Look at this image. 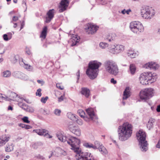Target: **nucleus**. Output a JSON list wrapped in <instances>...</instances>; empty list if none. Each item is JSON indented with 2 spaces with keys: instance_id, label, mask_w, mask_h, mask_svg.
I'll use <instances>...</instances> for the list:
<instances>
[{
  "instance_id": "052dcab7",
  "label": "nucleus",
  "mask_w": 160,
  "mask_h": 160,
  "mask_svg": "<svg viewBox=\"0 0 160 160\" xmlns=\"http://www.w3.org/2000/svg\"><path fill=\"white\" fill-rule=\"evenodd\" d=\"M56 87L58 88H59L60 90H63V87H61L60 85L59 84H56Z\"/></svg>"
},
{
  "instance_id": "9d476101",
  "label": "nucleus",
  "mask_w": 160,
  "mask_h": 160,
  "mask_svg": "<svg viewBox=\"0 0 160 160\" xmlns=\"http://www.w3.org/2000/svg\"><path fill=\"white\" fill-rule=\"evenodd\" d=\"M69 0H61L59 5V12H62L66 10L69 4Z\"/></svg>"
},
{
  "instance_id": "37998d69",
  "label": "nucleus",
  "mask_w": 160,
  "mask_h": 160,
  "mask_svg": "<svg viewBox=\"0 0 160 160\" xmlns=\"http://www.w3.org/2000/svg\"><path fill=\"white\" fill-rule=\"evenodd\" d=\"M48 99V96H46L45 97H43L41 99V101L43 103H45L47 100Z\"/></svg>"
},
{
  "instance_id": "5701e85b",
  "label": "nucleus",
  "mask_w": 160,
  "mask_h": 160,
  "mask_svg": "<svg viewBox=\"0 0 160 160\" xmlns=\"http://www.w3.org/2000/svg\"><path fill=\"white\" fill-rule=\"evenodd\" d=\"M9 138L6 137L5 135L2 138H0V147L4 145L8 141Z\"/></svg>"
},
{
  "instance_id": "dca6fc26",
  "label": "nucleus",
  "mask_w": 160,
  "mask_h": 160,
  "mask_svg": "<svg viewBox=\"0 0 160 160\" xmlns=\"http://www.w3.org/2000/svg\"><path fill=\"white\" fill-rule=\"evenodd\" d=\"M2 98H4L8 101L9 100L14 101L18 100L17 98H19L20 99V97L16 93L13 92H11L9 96V97L6 96L5 97L2 96Z\"/></svg>"
},
{
  "instance_id": "c85d7f7f",
  "label": "nucleus",
  "mask_w": 160,
  "mask_h": 160,
  "mask_svg": "<svg viewBox=\"0 0 160 160\" xmlns=\"http://www.w3.org/2000/svg\"><path fill=\"white\" fill-rule=\"evenodd\" d=\"M129 70L131 74L132 75L134 74L136 70V68L134 65L131 64L130 65Z\"/></svg>"
},
{
  "instance_id": "c03bdc74",
  "label": "nucleus",
  "mask_w": 160,
  "mask_h": 160,
  "mask_svg": "<svg viewBox=\"0 0 160 160\" xmlns=\"http://www.w3.org/2000/svg\"><path fill=\"white\" fill-rule=\"evenodd\" d=\"M42 90L41 88L38 89L36 93V95L37 96L40 97L41 96L42 93H41Z\"/></svg>"
},
{
  "instance_id": "2eb2a0df",
  "label": "nucleus",
  "mask_w": 160,
  "mask_h": 160,
  "mask_svg": "<svg viewBox=\"0 0 160 160\" xmlns=\"http://www.w3.org/2000/svg\"><path fill=\"white\" fill-rule=\"evenodd\" d=\"M86 112L88 115L89 118L92 120H95L94 119H97L98 117L94 112L92 108H88L86 109Z\"/></svg>"
},
{
  "instance_id": "0eeeda50",
  "label": "nucleus",
  "mask_w": 160,
  "mask_h": 160,
  "mask_svg": "<svg viewBox=\"0 0 160 160\" xmlns=\"http://www.w3.org/2000/svg\"><path fill=\"white\" fill-rule=\"evenodd\" d=\"M153 89L149 88H146L143 91H141L140 93V97L141 99L146 100L153 96Z\"/></svg>"
},
{
  "instance_id": "72a5a7b5",
  "label": "nucleus",
  "mask_w": 160,
  "mask_h": 160,
  "mask_svg": "<svg viewBox=\"0 0 160 160\" xmlns=\"http://www.w3.org/2000/svg\"><path fill=\"white\" fill-rule=\"evenodd\" d=\"M74 42H73L71 44L72 46H77L79 44V40L78 38L77 37H75V38Z\"/></svg>"
},
{
  "instance_id": "680f3d73",
  "label": "nucleus",
  "mask_w": 160,
  "mask_h": 160,
  "mask_svg": "<svg viewBox=\"0 0 160 160\" xmlns=\"http://www.w3.org/2000/svg\"><path fill=\"white\" fill-rule=\"evenodd\" d=\"M37 82L38 83L41 84L42 85H43L44 83V82L42 80H38Z\"/></svg>"
},
{
  "instance_id": "774afa93",
  "label": "nucleus",
  "mask_w": 160,
  "mask_h": 160,
  "mask_svg": "<svg viewBox=\"0 0 160 160\" xmlns=\"http://www.w3.org/2000/svg\"><path fill=\"white\" fill-rule=\"evenodd\" d=\"M13 109V107L11 106H10V105H9L8 106V110H12Z\"/></svg>"
},
{
  "instance_id": "f03ea898",
  "label": "nucleus",
  "mask_w": 160,
  "mask_h": 160,
  "mask_svg": "<svg viewBox=\"0 0 160 160\" xmlns=\"http://www.w3.org/2000/svg\"><path fill=\"white\" fill-rule=\"evenodd\" d=\"M132 125L128 122L119 126L118 129L119 139L122 141L128 139L132 133Z\"/></svg>"
},
{
  "instance_id": "58836bf2",
  "label": "nucleus",
  "mask_w": 160,
  "mask_h": 160,
  "mask_svg": "<svg viewBox=\"0 0 160 160\" xmlns=\"http://www.w3.org/2000/svg\"><path fill=\"white\" fill-rule=\"evenodd\" d=\"M16 74L17 75V76H16L18 78H20L21 79H23V78L22 77L23 76V75H25L23 73L19 72H18L16 73Z\"/></svg>"
},
{
  "instance_id": "79ce46f5",
  "label": "nucleus",
  "mask_w": 160,
  "mask_h": 160,
  "mask_svg": "<svg viewBox=\"0 0 160 160\" xmlns=\"http://www.w3.org/2000/svg\"><path fill=\"white\" fill-rule=\"evenodd\" d=\"M61 113V111L58 109H55L54 111V113L58 116L60 115Z\"/></svg>"
},
{
  "instance_id": "7ed1b4c3",
  "label": "nucleus",
  "mask_w": 160,
  "mask_h": 160,
  "mask_svg": "<svg viewBox=\"0 0 160 160\" xmlns=\"http://www.w3.org/2000/svg\"><path fill=\"white\" fill-rule=\"evenodd\" d=\"M102 63L97 61H91L88 63L86 70V74L91 79H94L98 76L99 68Z\"/></svg>"
},
{
  "instance_id": "3c124183",
  "label": "nucleus",
  "mask_w": 160,
  "mask_h": 160,
  "mask_svg": "<svg viewBox=\"0 0 160 160\" xmlns=\"http://www.w3.org/2000/svg\"><path fill=\"white\" fill-rule=\"evenodd\" d=\"M26 52L28 55H30L31 54V52L30 49L28 48H27L26 49Z\"/></svg>"
},
{
  "instance_id": "49530a36",
  "label": "nucleus",
  "mask_w": 160,
  "mask_h": 160,
  "mask_svg": "<svg viewBox=\"0 0 160 160\" xmlns=\"http://www.w3.org/2000/svg\"><path fill=\"white\" fill-rule=\"evenodd\" d=\"M52 19V18L47 16L46 18V20L45 21V22L46 23H49L51 21V20Z\"/></svg>"
},
{
  "instance_id": "e433bc0d",
  "label": "nucleus",
  "mask_w": 160,
  "mask_h": 160,
  "mask_svg": "<svg viewBox=\"0 0 160 160\" xmlns=\"http://www.w3.org/2000/svg\"><path fill=\"white\" fill-rule=\"evenodd\" d=\"M22 120L24 122L27 123H29L30 121L28 120V117L24 116L22 118Z\"/></svg>"
},
{
  "instance_id": "1a4fd4ad",
  "label": "nucleus",
  "mask_w": 160,
  "mask_h": 160,
  "mask_svg": "<svg viewBox=\"0 0 160 160\" xmlns=\"http://www.w3.org/2000/svg\"><path fill=\"white\" fill-rule=\"evenodd\" d=\"M76 154L78 156L77 160H91L92 155L90 153L82 152L81 150Z\"/></svg>"
},
{
  "instance_id": "aec40b11",
  "label": "nucleus",
  "mask_w": 160,
  "mask_h": 160,
  "mask_svg": "<svg viewBox=\"0 0 160 160\" xmlns=\"http://www.w3.org/2000/svg\"><path fill=\"white\" fill-rule=\"evenodd\" d=\"M81 93L87 98H89L90 95V91L87 88H82Z\"/></svg>"
},
{
  "instance_id": "ddd939ff",
  "label": "nucleus",
  "mask_w": 160,
  "mask_h": 160,
  "mask_svg": "<svg viewBox=\"0 0 160 160\" xmlns=\"http://www.w3.org/2000/svg\"><path fill=\"white\" fill-rule=\"evenodd\" d=\"M33 132H35L39 135H43L45 137L48 136L49 138H51L52 137L48 133V131L45 129L39 130H34Z\"/></svg>"
},
{
  "instance_id": "bb28decb",
  "label": "nucleus",
  "mask_w": 160,
  "mask_h": 160,
  "mask_svg": "<svg viewBox=\"0 0 160 160\" xmlns=\"http://www.w3.org/2000/svg\"><path fill=\"white\" fill-rule=\"evenodd\" d=\"M115 34L114 33H110L108 35L106 39L108 40L109 42H111L113 40L115 39Z\"/></svg>"
},
{
  "instance_id": "423d86ee",
  "label": "nucleus",
  "mask_w": 160,
  "mask_h": 160,
  "mask_svg": "<svg viewBox=\"0 0 160 160\" xmlns=\"http://www.w3.org/2000/svg\"><path fill=\"white\" fill-rule=\"evenodd\" d=\"M131 30L134 33L139 34L143 31L144 28L142 23L138 21H134L130 23Z\"/></svg>"
},
{
  "instance_id": "4be33fe9",
  "label": "nucleus",
  "mask_w": 160,
  "mask_h": 160,
  "mask_svg": "<svg viewBox=\"0 0 160 160\" xmlns=\"http://www.w3.org/2000/svg\"><path fill=\"white\" fill-rule=\"evenodd\" d=\"M155 119L151 118L149 119L147 124V128L150 130L153 127L154 124L155 123Z\"/></svg>"
},
{
  "instance_id": "393cba45",
  "label": "nucleus",
  "mask_w": 160,
  "mask_h": 160,
  "mask_svg": "<svg viewBox=\"0 0 160 160\" xmlns=\"http://www.w3.org/2000/svg\"><path fill=\"white\" fill-rule=\"evenodd\" d=\"M83 146L87 148H92L94 149L98 148L97 146L93 145L92 144L88 142H85L83 143Z\"/></svg>"
},
{
  "instance_id": "864d4df0",
  "label": "nucleus",
  "mask_w": 160,
  "mask_h": 160,
  "mask_svg": "<svg viewBox=\"0 0 160 160\" xmlns=\"http://www.w3.org/2000/svg\"><path fill=\"white\" fill-rule=\"evenodd\" d=\"M110 82L111 83H113L114 84H116L117 83V81L115 80L113 78H112L111 79Z\"/></svg>"
},
{
  "instance_id": "6ab92c4d",
  "label": "nucleus",
  "mask_w": 160,
  "mask_h": 160,
  "mask_svg": "<svg viewBox=\"0 0 160 160\" xmlns=\"http://www.w3.org/2000/svg\"><path fill=\"white\" fill-rule=\"evenodd\" d=\"M129 87L126 88L123 92V100H126L130 96V91L129 90Z\"/></svg>"
},
{
  "instance_id": "4d7b16f0",
  "label": "nucleus",
  "mask_w": 160,
  "mask_h": 160,
  "mask_svg": "<svg viewBox=\"0 0 160 160\" xmlns=\"http://www.w3.org/2000/svg\"><path fill=\"white\" fill-rule=\"evenodd\" d=\"M32 127V126L30 125L25 124V128L26 129H28L31 128Z\"/></svg>"
},
{
  "instance_id": "9b49d317",
  "label": "nucleus",
  "mask_w": 160,
  "mask_h": 160,
  "mask_svg": "<svg viewBox=\"0 0 160 160\" xmlns=\"http://www.w3.org/2000/svg\"><path fill=\"white\" fill-rule=\"evenodd\" d=\"M139 79L140 81V82L142 85L148 84V81H150V79L147 76V73L144 72L141 74L139 77Z\"/></svg>"
},
{
  "instance_id": "a19ab883",
  "label": "nucleus",
  "mask_w": 160,
  "mask_h": 160,
  "mask_svg": "<svg viewBox=\"0 0 160 160\" xmlns=\"http://www.w3.org/2000/svg\"><path fill=\"white\" fill-rule=\"evenodd\" d=\"M26 111L28 112H33L34 111V109L28 106Z\"/></svg>"
},
{
  "instance_id": "39448f33",
  "label": "nucleus",
  "mask_w": 160,
  "mask_h": 160,
  "mask_svg": "<svg viewBox=\"0 0 160 160\" xmlns=\"http://www.w3.org/2000/svg\"><path fill=\"white\" fill-rule=\"evenodd\" d=\"M106 71L111 74L116 76L119 72V69L117 64L112 61H108L104 63Z\"/></svg>"
},
{
  "instance_id": "5fc2aeb1",
  "label": "nucleus",
  "mask_w": 160,
  "mask_h": 160,
  "mask_svg": "<svg viewBox=\"0 0 160 160\" xmlns=\"http://www.w3.org/2000/svg\"><path fill=\"white\" fill-rule=\"evenodd\" d=\"M25 25L24 21H23L21 23L20 31L24 27Z\"/></svg>"
},
{
  "instance_id": "6e6552de",
  "label": "nucleus",
  "mask_w": 160,
  "mask_h": 160,
  "mask_svg": "<svg viewBox=\"0 0 160 160\" xmlns=\"http://www.w3.org/2000/svg\"><path fill=\"white\" fill-rule=\"evenodd\" d=\"M141 14L143 18L145 19H150L154 15L155 13L151 8L146 6L141 10Z\"/></svg>"
},
{
  "instance_id": "b1692460",
  "label": "nucleus",
  "mask_w": 160,
  "mask_h": 160,
  "mask_svg": "<svg viewBox=\"0 0 160 160\" xmlns=\"http://www.w3.org/2000/svg\"><path fill=\"white\" fill-rule=\"evenodd\" d=\"M97 143V144L99 143V145L100 146L98 148V149L101 153L102 154H106L107 153V151L106 148L103 146H102V145H100L99 142H95V143Z\"/></svg>"
},
{
  "instance_id": "f8f14e48",
  "label": "nucleus",
  "mask_w": 160,
  "mask_h": 160,
  "mask_svg": "<svg viewBox=\"0 0 160 160\" xmlns=\"http://www.w3.org/2000/svg\"><path fill=\"white\" fill-rule=\"evenodd\" d=\"M98 28L99 27L97 26L90 24L88 26L87 28L86 29L87 32L89 34H92L96 32Z\"/></svg>"
},
{
  "instance_id": "338daca9",
  "label": "nucleus",
  "mask_w": 160,
  "mask_h": 160,
  "mask_svg": "<svg viewBox=\"0 0 160 160\" xmlns=\"http://www.w3.org/2000/svg\"><path fill=\"white\" fill-rule=\"evenodd\" d=\"M156 111L158 112H160V104L157 106Z\"/></svg>"
},
{
  "instance_id": "a211bd4d",
  "label": "nucleus",
  "mask_w": 160,
  "mask_h": 160,
  "mask_svg": "<svg viewBox=\"0 0 160 160\" xmlns=\"http://www.w3.org/2000/svg\"><path fill=\"white\" fill-rule=\"evenodd\" d=\"M147 76L150 79V81H151V82H155L156 79L158 78V76L156 73H152L151 72H147Z\"/></svg>"
},
{
  "instance_id": "f3484780",
  "label": "nucleus",
  "mask_w": 160,
  "mask_h": 160,
  "mask_svg": "<svg viewBox=\"0 0 160 160\" xmlns=\"http://www.w3.org/2000/svg\"><path fill=\"white\" fill-rule=\"evenodd\" d=\"M144 67L146 68H150L151 69L156 70L159 67L158 64L154 62H149L145 64Z\"/></svg>"
},
{
  "instance_id": "a18cd8bd",
  "label": "nucleus",
  "mask_w": 160,
  "mask_h": 160,
  "mask_svg": "<svg viewBox=\"0 0 160 160\" xmlns=\"http://www.w3.org/2000/svg\"><path fill=\"white\" fill-rule=\"evenodd\" d=\"M3 38L4 40L5 41H8L10 40L7 34H3Z\"/></svg>"
},
{
  "instance_id": "0e129e2a",
  "label": "nucleus",
  "mask_w": 160,
  "mask_h": 160,
  "mask_svg": "<svg viewBox=\"0 0 160 160\" xmlns=\"http://www.w3.org/2000/svg\"><path fill=\"white\" fill-rule=\"evenodd\" d=\"M18 126L22 128H25V124L21 123L19 124Z\"/></svg>"
},
{
  "instance_id": "ea45409f",
  "label": "nucleus",
  "mask_w": 160,
  "mask_h": 160,
  "mask_svg": "<svg viewBox=\"0 0 160 160\" xmlns=\"http://www.w3.org/2000/svg\"><path fill=\"white\" fill-rule=\"evenodd\" d=\"M78 113L81 117H84V112L82 109L78 110Z\"/></svg>"
},
{
  "instance_id": "c9c22d12",
  "label": "nucleus",
  "mask_w": 160,
  "mask_h": 160,
  "mask_svg": "<svg viewBox=\"0 0 160 160\" xmlns=\"http://www.w3.org/2000/svg\"><path fill=\"white\" fill-rule=\"evenodd\" d=\"M3 76L4 77L8 78L11 75L10 72L8 70L5 71L3 72Z\"/></svg>"
},
{
  "instance_id": "de8ad7c7",
  "label": "nucleus",
  "mask_w": 160,
  "mask_h": 160,
  "mask_svg": "<svg viewBox=\"0 0 160 160\" xmlns=\"http://www.w3.org/2000/svg\"><path fill=\"white\" fill-rule=\"evenodd\" d=\"M18 20V17L15 16H14L12 18V20L11 21V23H13V21H16Z\"/></svg>"
},
{
  "instance_id": "4468645a",
  "label": "nucleus",
  "mask_w": 160,
  "mask_h": 160,
  "mask_svg": "<svg viewBox=\"0 0 160 160\" xmlns=\"http://www.w3.org/2000/svg\"><path fill=\"white\" fill-rule=\"evenodd\" d=\"M69 129L70 132L77 136H79L81 135V130L77 127L73 125H70L69 126Z\"/></svg>"
},
{
  "instance_id": "13d9d810",
  "label": "nucleus",
  "mask_w": 160,
  "mask_h": 160,
  "mask_svg": "<svg viewBox=\"0 0 160 160\" xmlns=\"http://www.w3.org/2000/svg\"><path fill=\"white\" fill-rule=\"evenodd\" d=\"M7 34L8 35V37L9 38V39H11L12 38V33L9 32Z\"/></svg>"
},
{
  "instance_id": "69168bd1",
  "label": "nucleus",
  "mask_w": 160,
  "mask_h": 160,
  "mask_svg": "<svg viewBox=\"0 0 160 160\" xmlns=\"http://www.w3.org/2000/svg\"><path fill=\"white\" fill-rule=\"evenodd\" d=\"M5 151L6 152H9L11 151V149L10 148L7 147V148H5Z\"/></svg>"
},
{
  "instance_id": "cd10ccee",
  "label": "nucleus",
  "mask_w": 160,
  "mask_h": 160,
  "mask_svg": "<svg viewBox=\"0 0 160 160\" xmlns=\"http://www.w3.org/2000/svg\"><path fill=\"white\" fill-rule=\"evenodd\" d=\"M114 49L115 52H119L124 49V46L121 45H117L115 46Z\"/></svg>"
},
{
  "instance_id": "6e6d98bb",
  "label": "nucleus",
  "mask_w": 160,
  "mask_h": 160,
  "mask_svg": "<svg viewBox=\"0 0 160 160\" xmlns=\"http://www.w3.org/2000/svg\"><path fill=\"white\" fill-rule=\"evenodd\" d=\"M20 99H21L23 100L24 101H25L26 102L28 103H31V102H30L29 100L28 99H24L23 98H20Z\"/></svg>"
},
{
  "instance_id": "2f4dec72",
  "label": "nucleus",
  "mask_w": 160,
  "mask_h": 160,
  "mask_svg": "<svg viewBox=\"0 0 160 160\" xmlns=\"http://www.w3.org/2000/svg\"><path fill=\"white\" fill-rule=\"evenodd\" d=\"M40 112L44 115H48L50 113V112L47 109H44L42 108H41L39 110Z\"/></svg>"
},
{
  "instance_id": "c756f323",
  "label": "nucleus",
  "mask_w": 160,
  "mask_h": 160,
  "mask_svg": "<svg viewBox=\"0 0 160 160\" xmlns=\"http://www.w3.org/2000/svg\"><path fill=\"white\" fill-rule=\"evenodd\" d=\"M54 11L53 9L49 10L47 13V16L53 18L54 16Z\"/></svg>"
},
{
  "instance_id": "e2e57ef3",
  "label": "nucleus",
  "mask_w": 160,
  "mask_h": 160,
  "mask_svg": "<svg viewBox=\"0 0 160 160\" xmlns=\"http://www.w3.org/2000/svg\"><path fill=\"white\" fill-rule=\"evenodd\" d=\"M157 148H160V139L158 140L157 144L156 145Z\"/></svg>"
},
{
  "instance_id": "bf43d9fd",
  "label": "nucleus",
  "mask_w": 160,
  "mask_h": 160,
  "mask_svg": "<svg viewBox=\"0 0 160 160\" xmlns=\"http://www.w3.org/2000/svg\"><path fill=\"white\" fill-rule=\"evenodd\" d=\"M63 96H61L60 97H59L58 98V101L59 102H61L63 101Z\"/></svg>"
},
{
  "instance_id": "f704fd0d",
  "label": "nucleus",
  "mask_w": 160,
  "mask_h": 160,
  "mask_svg": "<svg viewBox=\"0 0 160 160\" xmlns=\"http://www.w3.org/2000/svg\"><path fill=\"white\" fill-rule=\"evenodd\" d=\"M42 145V143L41 142H36L32 144V147L34 149H36L38 148V146H41Z\"/></svg>"
},
{
  "instance_id": "603ef678",
  "label": "nucleus",
  "mask_w": 160,
  "mask_h": 160,
  "mask_svg": "<svg viewBox=\"0 0 160 160\" xmlns=\"http://www.w3.org/2000/svg\"><path fill=\"white\" fill-rule=\"evenodd\" d=\"M76 121H77V122L78 124H79L80 125H82V121L81 120V119L79 120L77 118V120H76Z\"/></svg>"
},
{
  "instance_id": "09e8293b",
  "label": "nucleus",
  "mask_w": 160,
  "mask_h": 160,
  "mask_svg": "<svg viewBox=\"0 0 160 160\" xmlns=\"http://www.w3.org/2000/svg\"><path fill=\"white\" fill-rule=\"evenodd\" d=\"M80 70H78V72H77L76 75L77 76V82H78V81L79 79V78H80Z\"/></svg>"
},
{
  "instance_id": "473e14b6",
  "label": "nucleus",
  "mask_w": 160,
  "mask_h": 160,
  "mask_svg": "<svg viewBox=\"0 0 160 160\" xmlns=\"http://www.w3.org/2000/svg\"><path fill=\"white\" fill-rule=\"evenodd\" d=\"M23 63L24 64V67L25 68L29 71L32 70L33 69V67L32 66L27 64H26L24 62Z\"/></svg>"
},
{
  "instance_id": "a878e982",
  "label": "nucleus",
  "mask_w": 160,
  "mask_h": 160,
  "mask_svg": "<svg viewBox=\"0 0 160 160\" xmlns=\"http://www.w3.org/2000/svg\"><path fill=\"white\" fill-rule=\"evenodd\" d=\"M67 116L69 119L72 121H75V120H77V118L75 115L73 114L71 112H68L67 113Z\"/></svg>"
},
{
  "instance_id": "7c9ffc66",
  "label": "nucleus",
  "mask_w": 160,
  "mask_h": 160,
  "mask_svg": "<svg viewBox=\"0 0 160 160\" xmlns=\"http://www.w3.org/2000/svg\"><path fill=\"white\" fill-rule=\"evenodd\" d=\"M127 55L131 58H134L138 55L136 53H134L133 51H129L127 53Z\"/></svg>"
},
{
  "instance_id": "412c9836",
  "label": "nucleus",
  "mask_w": 160,
  "mask_h": 160,
  "mask_svg": "<svg viewBox=\"0 0 160 160\" xmlns=\"http://www.w3.org/2000/svg\"><path fill=\"white\" fill-rule=\"evenodd\" d=\"M48 30V28L47 26H44L42 28V30L41 32L40 37L41 38V40L44 39L46 38Z\"/></svg>"
},
{
  "instance_id": "4c0bfd02",
  "label": "nucleus",
  "mask_w": 160,
  "mask_h": 160,
  "mask_svg": "<svg viewBox=\"0 0 160 160\" xmlns=\"http://www.w3.org/2000/svg\"><path fill=\"white\" fill-rule=\"evenodd\" d=\"M99 46L100 47L102 48H105L108 47V44L107 43L103 42H101L99 43Z\"/></svg>"
},
{
  "instance_id": "f257e3e1",
  "label": "nucleus",
  "mask_w": 160,
  "mask_h": 160,
  "mask_svg": "<svg viewBox=\"0 0 160 160\" xmlns=\"http://www.w3.org/2000/svg\"><path fill=\"white\" fill-rule=\"evenodd\" d=\"M56 136L60 141L63 142H67L70 145L71 147V149L76 153L81 150L80 148V140L79 139L68 134L63 136L60 133L57 134Z\"/></svg>"
},
{
  "instance_id": "20e7f679",
  "label": "nucleus",
  "mask_w": 160,
  "mask_h": 160,
  "mask_svg": "<svg viewBox=\"0 0 160 160\" xmlns=\"http://www.w3.org/2000/svg\"><path fill=\"white\" fill-rule=\"evenodd\" d=\"M136 137L139 142L140 148L142 151H146L147 150V141H146V134L142 129L140 130L136 133Z\"/></svg>"
},
{
  "instance_id": "8fccbe9b",
  "label": "nucleus",
  "mask_w": 160,
  "mask_h": 160,
  "mask_svg": "<svg viewBox=\"0 0 160 160\" xmlns=\"http://www.w3.org/2000/svg\"><path fill=\"white\" fill-rule=\"evenodd\" d=\"M35 157L37 158H39L42 160H43L44 159V158L42 156L40 155H38L35 156Z\"/></svg>"
}]
</instances>
